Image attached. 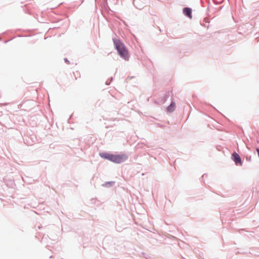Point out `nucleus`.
Listing matches in <instances>:
<instances>
[{
    "label": "nucleus",
    "mask_w": 259,
    "mask_h": 259,
    "mask_svg": "<svg viewBox=\"0 0 259 259\" xmlns=\"http://www.w3.org/2000/svg\"><path fill=\"white\" fill-rule=\"evenodd\" d=\"M176 108V105L174 102H171L170 105L167 107V110L169 112H173Z\"/></svg>",
    "instance_id": "6"
},
{
    "label": "nucleus",
    "mask_w": 259,
    "mask_h": 259,
    "mask_svg": "<svg viewBox=\"0 0 259 259\" xmlns=\"http://www.w3.org/2000/svg\"><path fill=\"white\" fill-rule=\"evenodd\" d=\"M113 41L118 55L125 60L129 59L128 52L123 43L119 39L113 38Z\"/></svg>",
    "instance_id": "1"
},
{
    "label": "nucleus",
    "mask_w": 259,
    "mask_h": 259,
    "mask_svg": "<svg viewBox=\"0 0 259 259\" xmlns=\"http://www.w3.org/2000/svg\"><path fill=\"white\" fill-rule=\"evenodd\" d=\"M100 155L102 158H104L105 159H107L110 160L111 159L112 154L107 153H101Z\"/></svg>",
    "instance_id": "7"
},
{
    "label": "nucleus",
    "mask_w": 259,
    "mask_h": 259,
    "mask_svg": "<svg viewBox=\"0 0 259 259\" xmlns=\"http://www.w3.org/2000/svg\"><path fill=\"white\" fill-rule=\"evenodd\" d=\"M127 159V156L124 154L122 155H111L110 161L116 163H120L123 162Z\"/></svg>",
    "instance_id": "2"
},
{
    "label": "nucleus",
    "mask_w": 259,
    "mask_h": 259,
    "mask_svg": "<svg viewBox=\"0 0 259 259\" xmlns=\"http://www.w3.org/2000/svg\"><path fill=\"white\" fill-rule=\"evenodd\" d=\"M256 151L258 153V157H259V148H256Z\"/></svg>",
    "instance_id": "8"
},
{
    "label": "nucleus",
    "mask_w": 259,
    "mask_h": 259,
    "mask_svg": "<svg viewBox=\"0 0 259 259\" xmlns=\"http://www.w3.org/2000/svg\"><path fill=\"white\" fill-rule=\"evenodd\" d=\"M183 12L185 15L187 16L190 18H192V10L190 8H185L183 10Z\"/></svg>",
    "instance_id": "5"
},
{
    "label": "nucleus",
    "mask_w": 259,
    "mask_h": 259,
    "mask_svg": "<svg viewBox=\"0 0 259 259\" xmlns=\"http://www.w3.org/2000/svg\"><path fill=\"white\" fill-rule=\"evenodd\" d=\"M80 78V73L78 71L73 72V74H71L70 80L72 81L76 80L78 78Z\"/></svg>",
    "instance_id": "3"
},
{
    "label": "nucleus",
    "mask_w": 259,
    "mask_h": 259,
    "mask_svg": "<svg viewBox=\"0 0 259 259\" xmlns=\"http://www.w3.org/2000/svg\"><path fill=\"white\" fill-rule=\"evenodd\" d=\"M232 156L233 157V159L236 164H238L239 163H241V161L240 157L237 153H234Z\"/></svg>",
    "instance_id": "4"
}]
</instances>
